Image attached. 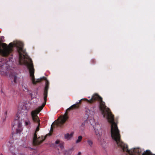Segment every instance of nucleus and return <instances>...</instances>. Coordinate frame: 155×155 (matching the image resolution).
<instances>
[{"mask_svg":"<svg viewBox=\"0 0 155 155\" xmlns=\"http://www.w3.org/2000/svg\"><path fill=\"white\" fill-rule=\"evenodd\" d=\"M82 100L86 101L91 104L93 103L96 101H98L99 104V109L104 117H106L108 121L111 124V135L118 130L117 124L114 122V115L112 114L110 109L107 107L105 103L103 101L102 98L97 94H94L90 100H88L86 98L81 99L79 102H77L76 104L72 105L67 109L66 111L78 108Z\"/></svg>","mask_w":155,"mask_h":155,"instance_id":"1","label":"nucleus"},{"mask_svg":"<svg viewBox=\"0 0 155 155\" xmlns=\"http://www.w3.org/2000/svg\"><path fill=\"white\" fill-rule=\"evenodd\" d=\"M23 46V43L20 41H17L14 43H10L8 45L5 43L0 42V55L5 57L11 56L9 60L10 61H12L13 48V47H15L18 54V60L20 63L24 58V54H25V50L24 49Z\"/></svg>","mask_w":155,"mask_h":155,"instance_id":"2","label":"nucleus"},{"mask_svg":"<svg viewBox=\"0 0 155 155\" xmlns=\"http://www.w3.org/2000/svg\"><path fill=\"white\" fill-rule=\"evenodd\" d=\"M30 62L27 63V66L29 69L30 76L31 78V80L32 81V83L34 84H35L37 83L41 82L42 81L44 80L45 81V85L44 88V90L43 93L44 100V102L43 103L42 105L39 106L40 108L39 112L44 107L47 101V98L48 96V89L49 86V82L47 79L45 77H43L40 78H38L35 81L34 75L35 70L34 68L33 64L32 61L31 59H29Z\"/></svg>","mask_w":155,"mask_h":155,"instance_id":"3","label":"nucleus"},{"mask_svg":"<svg viewBox=\"0 0 155 155\" xmlns=\"http://www.w3.org/2000/svg\"><path fill=\"white\" fill-rule=\"evenodd\" d=\"M40 109L39 107L35 110L32 111L31 112V116L33 121L35 122L38 123V126L34 134L33 140V143L35 145H38L41 143L45 140L48 135L47 134L44 137L41 136V137L37 138L36 132L38 131L39 130V126L40 125V123L39 119L37 114L40 112H39Z\"/></svg>","mask_w":155,"mask_h":155,"instance_id":"4","label":"nucleus"},{"mask_svg":"<svg viewBox=\"0 0 155 155\" xmlns=\"http://www.w3.org/2000/svg\"><path fill=\"white\" fill-rule=\"evenodd\" d=\"M68 117L67 113L65 114L63 116L58 118L59 120L56 122H54L51 125V130L52 131L54 125H55L57 127H62L63 124L68 119Z\"/></svg>","mask_w":155,"mask_h":155,"instance_id":"5","label":"nucleus"},{"mask_svg":"<svg viewBox=\"0 0 155 155\" xmlns=\"http://www.w3.org/2000/svg\"><path fill=\"white\" fill-rule=\"evenodd\" d=\"M4 61H0V74L6 75L8 71L9 65Z\"/></svg>","mask_w":155,"mask_h":155,"instance_id":"6","label":"nucleus"},{"mask_svg":"<svg viewBox=\"0 0 155 155\" xmlns=\"http://www.w3.org/2000/svg\"><path fill=\"white\" fill-rule=\"evenodd\" d=\"M95 130V134L98 137V140L100 143L101 145H103L105 143V142L104 141V139H102L101 137V128L99 127L98 129H94Z\"/></svg>","mask_w":155,"mask_h":155,"instance_id":"7","label":"nucleus"},{"mask_svg":"<svg viewBox=\"0 0 155 155\" xmlns=\"http://www.w3.org/2000/svg\"><path fill=\"white\" fill-rule=\"evenodd\" d=\"M95 107L94 106H92L91 107L90 109L87 108H85V112L86 114L87 115V116H89L90 115H94L95 111Z\"/></svg>","mask_w":155,"mask_h":155,"instance_id":"8","label":"nucleus"},{"mask_svg":"<svg viewBox=\"0 0 155 155\" xmlns=\"http://www.w3.org/2000/svg\"><path fill=\"white\" fill-rule=\"evenodd\" d=\"M73 135V133H71L70 134L68 133L67 134L64 135V138L66 139L69 140L72 137Z\"/></svg>","mask_w":155,"mask_h":155,"instance_id":"9","label":"nucleus"},{"mask_svg":"<svg viewBox=\"0 0 155 155\" xmlns=\"http://www.w3.org/2000/svg\"><path fill=\"white\" fill-rule=\"evenodd\" d=\"M87 144L88 146L92 148L93 146V142L92 140L91 139H88L87 140Z\"/></svg>","mask_w":155,"mask_h":155,"instance_id":"10","label":"nucleus"},{"mask_svg":"<svg viewBox=\"0 0 155 155\" xmlns=\"http://www.w3.org/2000/svg\"><path fill=\"white\" fill-rule=\"evenodd\" d=\"M11 80L13 81L15 83H16L18 79L17 76L16 75H15L11 77Z\"/></svg>","mask_w":155,"mask_h":155,"instance_id":"11","label":"nucleus"},{"mask_svg":"<svg viewBox=\"0 0 155 155\" xmlns=\"http://www.w3.org/2000/svg\"><path fill=\"white\" fill-rule=\"evenodd\" d=\"M19 119V118L18 117H17V119H15V123L17 122L18 123V128H20L21 126V123L19 122L18 121V120Z\"/></svg>","mask_w":155,"mask_h":155,"instance_id":"12","label":"nucleus"},{"mask_svg":"<svg viewBox=\"0 0 155 155\" xmlns=\"http://www.w3.org/2000/svg\"><path fill=\"white\" fill-rule=\"evenodd\" d=\"M82 139V137L81 136H79L78 137V139L76 140V143H78L80 142Z\"/></svg>","mask_w":155,"mask_h":155,"instance_id":"13","label":"nucleus"},{"mask_svg":"<svg viewBox=\"0 0 155 155\" xmlns=\"http://www.w3.org/2000/svg\"><path fill=\"white\" fill-rule=\"evenodd\" d=\"M64 143L63 142H61L59 143V146L61 149H62L64 148Z\"/></svg>","mask_w":155,"mask_h":155,"instance_id":"14","label":"nucleus"},{"mask_svg":"<svg viewBox=\"0 0 155 155\" xmlns=\"http://www.w3.org/2000/svg\"><path fill=\"white\" fill-rule=\"evenodd\" d=\"M31 123L29 120L25 122V126L29 125Z\"/></svg>","mask_w":155,"mask_h":155,"instance_id":"15","label":"nucleus"},{"mask_svg":"<svg viewBox=\"0 0 155 155\" xmlns=\"http://www.w3.org/2000/svg\"><path fill=\"white\" fill-rule=\"evenodd\" d=\"M84 125H85V124L84 123H83L82 124H81V127H83V129H82V130H84Z\"/></svg>","mask_w":155,"mask_h":155,"instance_id":"16","label":"nucleus"},{"mask_svg":"<svg viewBox=\"0 0 155 155\" xmlns=\"http://www.w3.org/2000/svg\"><path fill=\"white\" fill-rule=\"evenodd\" d=\"M92 153L93 154H96L97 153L96 151L94 150H93L92 151Z\"/></svg>","mask_w":155,"mask_h":155,"instance_id":"17","label":"nucleus"},{"mask_svg":"<svg viewBox=\"0 0 155 155\" xmlns=\"http://www.w3.org/2000/svg\"><path fill=\"white\" fill-rule=\"evenodd\" d=\"M59 143H60V141H59V140H57L55 142V143L56 144H59Z\"/></svg>","mask_w":155,"mask_h":155,"instance_id":"18","label":"nucleus"},{"mask_svg":"<svg viewBox=\"0 0 155 155\" xmlns=\"http://www.w3.org/2000/svg\"><path fill=\"white\" fill-rule=\"evenodd\" d=\"M20 130L19 129H17L16 130V133H20Z\"/></svg>","mask_w":155,"mask_h":155,"instance_id":"19","label":"nucleus"},{"mask_svg":"<svg viewBox=\"0 0 155 155\" xmlns=\"http://www.w3.org/2000/svg\"><path fill=\"white\" fill-rule=\"evenodd\" d=\"M24 87L25 88V90L24 89H23V90L25 91H28V88H27L26 87Z\"/></svg>","mask_w":155,"mask_h":155,"instance_id":"20","label":"nucleus"},{"mask_svg":"<svg viewBox=\"0 0 155 155\" xmlns=\"http://www.w3.org/2000/svg\"><path fill=\"white\" fill-rule=\"evenodd\" d=\"M30 95H31V97L32 98H34V97H35V98L36 97H33V96H32V94H31Z\"/></svg>","mask_w":155,"mask_h":155,"instance_id":"21","label":"nucleus"},{"mask_svg":"<svg viewBox=\"0 0 155 155\" xmlns=\"http://www.w3.org/2000/svg\"><path fill=\"white\" fill-rule=\"evenodd\" d=\"M81 152H78V155H81Z\"/></svg>","mask_w":155,"mask_h":155,"instance_id":"22","label":"nucleus"},{"mask_svg":"<svg viewBox=\"0 0 155 155\" xmlns=\"http://www.w3.org/2000/svg\"><path fill=\"white\" fill-rule=\"evenodd\" d=\"M92 62L93 63H94L95 62V61L94 60H92Z\"/></svg>","mask_w":155,"mask_h":155,"instance_id":"23","label":"nucleus"},{"mask_svg":"<svg viewBox=\"0 0 155 155\" xmlns=\"http://www.w3.org/2000/svg\"><path fill=\"white\" fill-rule=\"evenodd\" d=\"M80 128H81V129L82 130V129H83V127H80Z\"/></svg>","mask_w":155,"mask_h":155,"instance_id":"24","label":"nucleus"},{"mask_svg":"<svg viewBox=\"0 0 155 155\" xmlns=\"http://www.w3.org/2000/svg\"><path fill=\"white\" fill-rule=\"evenodd\" d=\"M20 155H25L23 154H20Z\"/></svg>","mask_w":155,"mask_h":155,"instance_id":"25","label":"nucleus"},{"mask_svg":"<svg viewBox=\"0 0 155 155\" xmlns=\"http://www.w3.org/2000/svg\"><path fill=\"white\" fill-rule=\"evenodd\" d=\"M0 155H3L1 153Z\"/></svg>","mask_w":155,"mask_h":155,"instance_id":"26","label":"nucleus"},{"mask_svg":"<svg viewBox=\"0 0 155 155\" xmlns=\"http://www.w3.org/2000/svg\"><path fill=\"white\" fill-rule=\"evenodd\" d=\"M88 98H90V97H88Z\"/></svg>","mask_w":155,"mask_h":155,"instance_id":"27","label":"nucleus"}]
</instances>
